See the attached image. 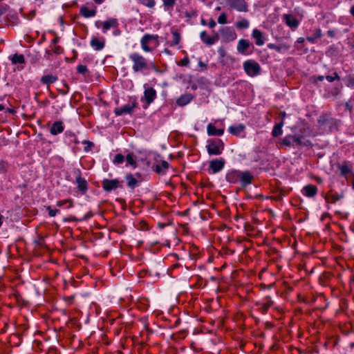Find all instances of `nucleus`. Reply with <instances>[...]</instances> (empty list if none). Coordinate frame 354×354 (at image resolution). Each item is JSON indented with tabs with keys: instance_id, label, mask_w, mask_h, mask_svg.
I'll return each mask as SVG.
<instances>
[{
	"instance_id": "obj_45",
	"label": "nucleus",
	"mask_w": 354,
	"mask_h": 354,
	"mask_svg": "<svg viewBox=\"0 0 354 354\" xmlns=\"http://www.w3.org/2000/svg\"><path fill=\"white\" fill-rule=\"evenodd\" d=\"M326 79L330 82H332L335 80H340V77L339 76V75L337 73H334L333 75H327L326 76Z\"/></svg>"
},
{
	"instance_id": "obj_48",
	"label": "nucleus",
	"mask_w": 354,
	"mask_h": 354,
	"mask_svg": "<svg viewBox=\"0 0 354 354\" xmlns=\"http://www.w3.org/2000/svg\"><path fill=\"white\" fill-rule=\"evenodd\" d=\"M48 210V215L51 217L55 216L57 213L59 212V210L57 209H52L50 206L46 207Z\"/></svg>"
},
{
	"instance_id": "obj_33",
	"label": "nucleus",
	"mask_w": 354,
	"mask_h": 354,
	"mask_svg": "<svg viewBox=\"0 0 354 354\" xmlns=\"http://www.w3.org/2000/svg\"><path fill=\"white\" fill-rule=\"evenodd\" d=\"M283 125V122L276 124L272 129V135L273 137H278L279 136L281 135L283 133L282 131V127Z\"/></svg>"
},
{
	"instance_id": "obj_10",
	"label": "nucleus",
	"mask_w": 354,
	"mask_h": 354,
	"mask_svg": "<svg viewBox=\"0 0 354 354\" xmlns=\"http://www.w3.org/2000/svg\"><path fill=\"white\" fill-rule=\"evenodd\" d=\"M122 181L118 179H104L102 182V188L106 192H111L118 187H122Z\"/></svg>"
},
{
	"instance_id": "obj_17",
	"label": "nucleus",
	"mask_w": 354,
	"mask_h": 354,
	"mask_svg": "<svg viewBox=\"0 0 354 354\" xmlns=\"http://www.w3.org/2000/svg\"><path fill=\"white\" fill-rule=\"evenodd\" d=\"M90 45L95 50L100 51L104 48L105 40L104 38L100 39L97 37H93L90 41Z\"/></svg>"
},
{
	"instance_id": "obj_50",
	"label": "nucleus",
	"mask_w": 354,
	"mask_h": 354,
	"mask_svg": "<svg viewBox=\"0 0 354 354\" xmlns=\"http://www.w3.org/2000/svg\"><path fill=\"white\" fill-rule=\"evenodd\" d=\"M8 6L6 3L0 2V16L3 15L8 9Z\"/></svg>"
},
{
	"instance_id": "obj_22",
	"label": "nucleus",
	"mask_w": 354,
	"mask_h": 354,
	"mask_svg": "<svg viewBox=\"0 0 354 354\" xmlns=\"http://www.w3.org/2000/svg\"><path fill=\"white\" fill-rule=\"evenodd\" d=\"M193 99V95L190 93H185L180 96L176 100V104L180 106H184L188 104Z\"/></svg>"
},
{
	"instance_id": "obj_5",
	"label": "nucleus",
	"mask_w": 354,
	"mask_h": 354,
	"mask_svg": "<svg viewBox=\"0 0 354 354\" xmlns=\"http://www.w3.org/2000/svg\"><path fill=\"white\" fill-rule=\"evenodd\" d=\"M95 26L97 28L102 29L104 34H106L109 30L113 29V28L119 27V23L115 18H109L106 21H96Z\"/></svg>"
},
{
	"instance_id": "obj_4",
	"label": "nucleus",
	"mask_w": 354,
	"mask_h": 354,
	"mask_svg": "<svg viewBox=\"0 0 354 354\" xmlns=\"http://www.w3.org/2000/svg\"><path fill=\"white\" fill-rule=\"evenodd\" d=\"M218 32L221 40L224 43L232 42L237 37L236 32L234 28L232 26H223L220 28Z\"/></svg>"
},
{
	"instance_id": "obj_1",
	"label": "nucleus",
	"mask_w": 354,
	"mask_h": 354,
	"mask_svg": "<svg viewBox=\"0 0 354 354\" xmlns=\"http://www.w3.org/2000/svg\"><path fill=\"white\" fill-rule=\"evenodd\" d=\"M253 178L249 171H240L237 169L229 170L225 175V180L231 183H241L242 187H246L251 184Z\"/></svg>"
},
{
	"instance_id": "obj_35",
	"label": "nucleus",
	"mask_w": 354,
	"mask_h": 354,
	"mask_svg": "<svg viewBox=\"0 0 354 354\" xmlns=\"http://www.w3.org/2000/svg\"><path fill=\"white\" fill-rule=\"evenodd\" d=\"M295 136L288 135L283 138L281 141V144L286 147H290L292 144H294V138Z\"/></svg>"
},
{
	"instance_id": "obj_38",
	"label": "nucleus",
	"mask_w": 354,
	"mask_h": 354,
	"mask_svg": "<svg viewBox=\"0 0 354 354\" xmlns=\"http://www.w3.org/2000/svg\"><path fill=\"white\" fill-rule=\"evenodd\" d=\"M138 1L149 8H153L156 5V0H138Z\"/></svg>"
},
{
	"instance_id": "obj_8",
	"label": "nucleus",
	"mask_w": 354,
	"mask_h": 354,
	"mask_svg": "<svg viewBox=\"0 0 354 354\" xmlns=\"http://www.w3.org/2000/svg\"><path fill=\"white\" fill-rule=\"evenodd\" d=\"M157 94L156 90L152 87H145L144 91V95L141 100L145 102L143 105L144 109H147L151 103L153 102L156 98Z\"/></svg>"
},
{
	"instance_id": "obj_28",
	"label": "nucleus",
	"mask_w": 354,
	"mask_h": 354,
	"mask_svg": "<svg viewBox=\"0 0 354 354\" xmlns=\"http://www.w3.org/2000/svg\"><path fill=\"white\" fill-rule=\"evenodd\" d=\"M80 14L86 18L93 17L95 16V15H96V10L95 9H88L86 6H82L80 8Z\"/></svg>"
},
{
	"instance_id": "obj_47",
	"label": "nucleus",
	"mask_w": 354,
	"mask_h": 354,
	"mask_svg": "<svg viewBox=\"0 0 354 354\" xmlns=\"http://www.w3.org/2000/svg\"><path fill=\"white\" fill-rule=\"evenodd\" d=\"M82 143L83 145H85L86 147L84 148V151L86 152H88L91 150V147H93L94 146L93 143L91 141H88V140H84L82 142Z\"/></svg>"
},
{
	"instance_id": "obj_25",
	"label": "nucleus",
	"mask_w": 354,
	"mask_h": 354,
	"mask_svg": "<svg viewBox=\"0 0 354 354\" xmlns=\"http://www.w3.org/2000/svg\"><path fill=\"white\" fill-rule=\"evenodd\" d=\"M207 132L209 136H221L224 133L223 129H216L213 124H208L207 126Z\"/></svg>"
},
{
	"instance_id": "obj_14",
	"label": "nucleus",
	"mask_w": 354,
	"mask_h": 354,
	"mask_svg": "<svg viewBox=\"0 0 354 354\" xmlns=\"http://www.w3.org/2000/svg\"><path fill=\"white\" fill-rule=\"evenodd\" d=\"M200 38L201 41L207 46H212L216 43L219 39L218 35L216 34L212 37H209L207 35L206 31H202L200 33Z\"/></svg>"
},
{
	"instance_id": "obj_29",
	"label": "nucleus",
	"mask_w": 354,
	"mask_h": 354,
	"mask_svg": "<svg viewBox=\"0 0 354 354\" xmlns=\"http://www.w3.org/2000/svg\"><path fill=\"white\" fill-rule=\"evenodd\" d=\"M125 179L127 182V186L131 189H134L138 186V181L131 174L126 175Z\"/></svg>"
},
{
	"instance_id": "obj_55",
	"label": "nucleus",
	"mask_w": 354,
	"mask_h": 354,
	"mask_svg": "<svg viewBox=\"0 0 354 354\" xmlns=\"http://www.w3.org/2000/svg\"><path fill=\"white\" fill-rule=\"evenodd\" d=\"M216 25V21L214 19H210L209 21L208 26L210 28H214Z\"/></svg>"
},
{
	"instance_id": "obj_13",
	"label": "nucleus",
	"mask_w": 354,
	"mask_h": 354,
	"mask_svg": "<svg viewBox=\"0 0 354 354\" xmlns=\"http://www.w3.org/2000/svg\"><path fill=\"white\" fill-rule=\"evenodd\" d=\"M227 3L231 8L239 12L248 11V4L245 0H227Z\"/></svg>"
},
{
	"instance_id": "obj_62",
	"label": "nucleus",
	"mask_w": 354,
	"mask_h": 354,
	"mask_svg": "<svg viewBox=\"0 0 354 354\" xmlns=\"http://www.w3.org/2000/svg\"><path fill=\"white\" fill-rule=\"evenodd\" d=\"M73 141L75 143V144H78L79 143V141L77 140V138L76 137V136H75V137L73 138Z\"/></svg>"
},
{
	"instance_id": "obj_37",
	"label": "nucleus",
	"mask_w": 354,
	"mask_h": 354,
	"mask_svg": "<svg viewBox=\"0 0 354 354\" xmlns=\"http://www.w3.org/2000/svg\"><path fill=\"white\" fill-rule=\"evenodd\" d=\"M235 26L238 29H247L249 28L250 22L248 19H243L242 20L237 21Z\"/></svg>"
},
{
	"instance_id": "obj_39",
	"label": "nucleus",
	"mask_w": 354,
	"mask_h": 354,
	"mask_svg": "<svg viewBox=\"0 0 354 354\" xmlns=\"http://www.w3.org/2000/svg\"><path fill=\"white\" fill-rule=\"evenodd\" d=\"M341 174L346 176L351 172V169L347 165H342L339 167Z\"/></svg>"
},
{
	"instance_id": "obj_32",
	"label": "nucleus",
	"mask_w": 354,
	"mask_h": 354,
	"mask_svg": "<svg viewBox=\"0 0 354 354\" xmlns=\"http://www.w3.org/2000/svg\"><path fill=\"white\" fill-rule=\"evenodd\" d=\"M57 77L53 75H44L41 78V82L44 84L49 85L56 82Z\"/></svg>"
},
{
	"instance_id": "obj_12",
	"label": "nucleus",
	"mask_w": 354,
	"mask_h": 354,
	"mask_svg": "<svg viewBox=\"0 0 354 354\" xmlns=\"http://www.w3.org/2000/svg\"><path fill=\"white\" fill-rule=\"evenodd\" d=\"M225 165V160L223 158L213 159L209 162V169L211 170L212 174H216L221 171Z\"/></svg>"
},
{
	"instance_id": "obj_16",
	"label": "nucleus",
	"mask_w": 354,
	"mask_h": 354,
	"mask_svg": "<svg viewBox=\"0 0 354 354\" xmlns=\"http://www.w3.org/2000/svg\"><path fill=\"white\" fill-rule=\"evenodd\" d=\"M283 19L285 21L286 24L292 29H296L299 25V21L291 15H283Z\"/></svg>"
},
{
	"instance_id": "obj_49",
	"label": "nucleus",
	"mask_w": 354,
	"mask_h": 354,
	"mask_svg": "<svg viewBox=\"0 0 354 354\" xmlns=\"http://www.w3.org/2000/svg\"><path fill=\"white\" fill-rule=\"evenodd\" d=\"M346 85L348 87L354 88V75L347 77Z\"/></svg>"
},
{
	"instance_id": "obj_19",
	"label": "nucleus",
	"mask_w": 354,
	"mask_h": 354,
	"mask_svg": "<svg viewBox=\"0 0 354 354\" xmlns=\"http://www.w3.org/2000/svg\"><path fill=\"white\" fill-rule=\"evenodd\" d=\"M252 37L255 39L256 45L261 46L265 44L264 37L263 32L259 29H254L252 30Z\"/></svg>"
},
{
	"instance_id": "obj_63",
	"label": "nucleus",
	"mask_w": 354,
	"mask_h": 354,
	"mask_svg": "<svg viewBox=\"0 0 354 354\" xmlns=\"http://www.w3.org/2000/svg\"><path fill=\"white\" fill-rule=\"evenodd\" d=\"M350 12L354 17V6L351 8Z\"/></svg>"
},
{
	"instance_id": "obj_41",
	"label": "nucleus",
	"mask_w": 354,
	"mask_h": 354,
	"mask_svg": "<svg viewBox=\"0 0 354 354\" xmlns=\"http://www.w3.org/2000/svg\"><path fill=\"white\" fill-rule=\"evenodd\" d=\"M69 203V205H68V207H73V202L72 200L71 199H68V200H62V201H59L57 202V207H62L64 205H65L66 203Z\"/></svg>"
},
{
	"instance_id": "obj_9",
	"label": "nucleus",
	"mask_w": 354,
	"mask_h": 354,
	"mask_svg": "<svg viewBox=\"0 0 354 354\" xmlns=\"http://www.w3.org/2000/svg\"><path fill=\"white\" fill-rule=\"evenodd\" d=\"M158 36L157 35L145 34L140 39V45L142 49L147 53L152 50L149 45L153 41H157Z\"/></svg>"
},
{
	"instance_id": "obj_60",
	"label": "nucleus",
	"mask_w": 354,
	"mask_h": 354,
	"mask_svg": "<svg viewBox=\"0 0 354 354\" xmlns=\"http://www.w3.org/2000/svg\"><path fill=\"white\" fill-rule=\"evenodd\" d=\"M198 66H201V67H203L204 68H207V66L205 64H204L202 61H199L198 62Z\"/></svg>"
},
{
	"instance_id": "obj_43",
	"label": "nucleus",
	"mask_w": 354,
	"mask_h": 354,
	"mask_svg": "<svg viewBox=\"0 0 354 354\" xmlns=\"http://www.w3.org/2000/svg\"><path fill=\"white\" fill-rule=\"evenodd\" d=\"M124 156L122 155L121 153H118L115 155V156L114 158L113 162L115 164H121L124 162Z\"/></svg>"
},
{
	"instance_id": "obj_64",
	"label": "nucleus",
	"mask_w": 354,
	"mask_h": 354,
	"mask_svg": "<svg viewBox=\"0 0 354 354\" xmlns=\"http://www.w3.org/2000/svg\"><path fill=\"white\" fill-rule=\"evenodd\" d=\"M164 53H165L167 55H171V51L167 48H165Z\"/></svg>"
},
{
	"instance_id": "obj_44",
	"label": "nucleus",
	"mask_w": 354,
	"mask_h": 354,
	"mask_svg": "<svg viewBox=\"0 0 354 354\" xmlns=\"http://www.w3.org/2000/svg\"><path fill=\"white\" fill-rule=\"evenodd\" d=\"M77 73H79L80 74L84 75L88 71L87 66L86 65H82V64L78 65L77 66Z\"/></svg>"
},
{
	"instance_id": "obj_40",
	"label": "nucleus",
	"mask_w": 354,
	"mask_h": 354,
	"mask_svg": "<svg viewBox=\"0 0 354 354\" xmlns=\"http://www.w3.org/2000/svg\"><path fill=\"white\" fill-rule=\"evenodd\" d=\"M126 160H127V165L133 166V167H136V160H134L133 156L132 154H128L127 156Z\"/></svg>"
},
{
	"instance_id": "obj_56",
	"label": "nucleus",
	"mask_w": 354,
	"mask_h": 354,
	"mask_svg": "<svg viewBox=\"0 0 354 354\" xmlns=\"http://www.w3.org/2000/svg\"><path fill=\"white\" fill-rule=\"evenodd\" d=\"M189 61L187 57H185L181 60V65L182 66H187L189 64Z\"/></svg>"
},
{
	"instance_id": "obj_57",
	"label": "nucleus",
	"mask_w": 354,
	"mask_h": 354,
	"mask_svg": "<svg viewBox=\"0 0 354 354\" xmlns=\"http://www.w3.org/2000/svg\"><path fill=\"white\" fill-rule=\"evenodd\" d=\"M65 135L71 138H73L75 136V134L74 133H73L71 131H66Z\"/></svg>"
},
{
	"instance_id": "obj_6",
	"label": "nucleus",
	"mask_w": 354,
	"mask_h": 354,
	"mask_svg": "<svg viewBox=\"0 0 354 354\" xmlns=\"http://www.w3.org/2000/svg\"><path fill=\"white\" fill-rule=\"evenodd\" d=\"M138 106V102L135 97H130L128 102L122 106L116 108L114 113L117 115H122L124 114H131L136 107Z\"/></svg>"
},
{
	"instance_id": "obj_2",
	"label": "nucleus",
	"mask_w": 354,
	"mask_h": 354,
	"mask_svg": "<svg viewBox=\"0 0 354 354\" xmlns=\"http://www.w3.org/2000/svg\"><path fill=\"white\" fill-rule=\"evenodd\" d=\"M129 59L132 62V70L134 73H142L149 69V63L142 55L132 53L129 55Z\"/></svg>"
},
{
	"instance_id": "obj_59",
	"label": "nucleus",
	"mask_w": 354,
	"mask_h": 354,
	"mask_svg": "<svg viewBox=\"0 0 354 354\" xmlns=\"http://www.w3.org/2000/svg\"><path fill=\"white\" fill-rule=\"evenodd\" d=\"M327 35L329 36V37H334L335 35V31L334 30H330L327 32Z\"/></svg>"
},
{
	"instance_id": "obj_34",
	"label": "nucleus",
	"mask_w": 354,
	"mask_h": 354,
	"mask_svg": "<svg viewBox=\"0 0 354 354\" xmlns=\"http://www.w3.org/2000/svg\"><path fill=\"white\" fill-rule=\"evenodd\" d=\"M164 9L166 11L171 10L176 3V0H162Z\"/></svg>"
},
{
	"instance_id": "obj_15",
	"label": "nucleus",
	"mask_w": 354,
	"mask_h": 354,
	"mask_svg": "<svg viewBox=\"0 0 354 354\" xmlns=\"http://www.w3.org/2000/svg\"><path fill=\"white\" fill-rule=\"evenodd\" d=\"M75 183L77 185L78 190L82 194H84L88 189V185L86 180L82 177L80 171L79 174L76 176Z\"/></svg>"
},
{
	"instance_id": "obj_30",
	"label": "nucleus",
	"mask_w": 354,
	"mask_h": 354,
	"mask_svg": "<svg viewBox=\"0 0 354 354\" xmlns=\"http://www.w3.org/2000/svg\"><path fill=\"white\" fill-rule=\"evenodd\" d=\"M322 37V30L320 28H317L312 35L306 37L307 41L309 42L314 44L317 41V39H319Z\"/></svg>"
},
{
	"instance_id": "obj_36",
	"label": "nucleus",
	"mask_w": 354,
	"mask_h": 354,
	"mask_svg": "<svg viewBox=\"0 0 354 354\" xmlns=\"http://www.w3.org/2000/svg\"><path fill=\"white\" fill-rule=\"evenodd\" d=\"M343 198L342 194H333L327 197H326V200L332 203H335L337 201L340 200Z\"/></svg>"
},
{
	"instance_id": "obj_7",
	"label": "nucleus",
	"mask_w": 354,
	"mask_h": 354,
	"mask_svg": "<svg viewBox=\"0 0 354 354\" xmlns=\"http://www.w3.org/2000/svg\"><path fill=\"white\" fill-rule=\"evenodd\" d=\"M243 65L245 72L250 77L257 76L260 73L261 66L254 60H247L243 62Z\"/></svg>"
},
{
	"instance_id": "obj_61",
	"label": "nucleus",
	"mask_w": 354,
	"mask_h": 354,
	"mask_svg": "<svg viewBox=\"0 0 354 354\" xmlns=\"http://www.w3.org/2000/svg\"><path fill=\"white\" fill-rule=\"evenodd\" d=\"M324 80V77L323 75H319L316 77V81H323Z\"/></svg>"
},
{
	"instance_id": "obj_27",
	"label": "nucleus",
	"mask_w": 354,
	"mask_h": 354,
	"mask_svg": "<svg viewBox=\"0 0 354 354\" xmlns=\"http://www.w3.org/2000/svg\"><path fill=\"white\" fill-rule=\"evenodd\" d=\"M294 144L297 146L304 147H310L312 145V143L309 140L305 139L300 136H295V138H294Z\"/></svg>"
},
{
	"instance_id": "obj_3",
	"label": "nucleus",
	"mask_w": 354,
	"mask_h": 354,
	"mask_svg": "<svg viewBox=\"0 0 354 354\" xmlns=\"http://www.w3.org/2000/svg\"><path fill=\"white\" fill-rule=\"evenodd\" d=\"M206 147L209 155L218 156L222 153L224 144L220 139H213L208 140Z\"/></svg>"
},
{
	"instance_id": "obj_51",
	"label": "nucleus",
	"mask_w": 354,
	"mask_h": 354,
	"mask_svg": "<svg viewBox=\"0 0 354 354\" xmlns=\"http://www.w3.org/2000/svg\"><path fill=\"white\" fill-rule=\"evenodd\" d=\"M268 48H270V49L275 50L277 52H280L281 51V48L279 46L275 45L274 44H272V43L268 44Z\"/></svg>"
},
{
	"instance_id": "obj_18",
	"label": "nucleus",
	"mask_w": 354,
	"mask_h": 354,
	"mask_svg": "<svg viewBox=\"0 0 354 354\" xmlns=\"http://www.w3.org/2000/svg\"><path fill=\"white\" fill-rule=\"evenodd\" d=\"M301 192L306 197H313L317 193V187L314 185L309 184L303 187Z\"/></svg>"
},
{
	"instance_id": "obj_11",
	"label": "nucleus",
	"mask_w": 354,
	"mask_h": 354,
	"mask_svg": "<svg viewBox=\"0 0 354 354\" xmlns=\"http://www.w3.org/2000/svg\"><path fill=\"white\" fill-rule=\"evenodd\" d=\"M273 304L274 301L270 296H266L256 303V306L262 313H266Z\"/></svg>"
},
{
	"instance_id": "obj_31",
	"label": "nucleus",
	"mask_w": 354,
	"mask_h": 354,
	"mask_svg": "<svg viewBox=\"0 0 354 354\" xmlns=\"http://www.w3.org/2000/svg\"><path fill=\"white\" fill-rule=\"evenodd\" d=\"M171 34L173 36V39L169 41L170 46L178 45L181 40V36L180 33L177 30H172Z\"/></svg>"
},
{
	"instance_id": "obj_58",
	"label": "nucleus",
	"mask_w": 354,
	"mask_h": 354,
	"mask_svg": "<svg viewBox=\"0 0 354 354\" xmlns=\"http://www.w3.org/2000/svg\"><path fill=\"white\" fill-rule=\"evenodd\" d=\"M64 86L66 88V91H63L62 94L63 95H66L68 92V91H69V86L66 83L64 84Z\"/></svg>"
},
{
	"instance_id": "obj_26",
	"label": "nucleus",
	"mask_w": 354,
	"mask_h": 354,
	"mask_svg": "<svg viewBox=\"0 0 354 354\" xmlns=\"http://www.w3.org/2000/svg\"><path fill=\"white\" fill-rule=\"evenodd\" d=\"M8 59L11 62L12 64H25L24 56L21 54H14L8 56Z\"/></svg>"
},
{
	"instance_id": "obj_20",
	"label": "nucleus",
	"mask_w": 354,
	"mask_h": 354,
	"mask_svg": "<svg viewBox=\"0 0 354 354\" xmlns=\"http://www.w3.org/2000/svg\"><path fill=\"white\" fill-rule=\"evenodd\" d=\"M249 47L250 42L246 39H241L238 41L236 50L239 53L242 55H248L247 50Z\"/></svg>"
},
{
	"instance_id": "obj_53",
	"label": "nucleus",
	"mask_w": 354,
	"mask_h": 354,
	"mask_svg": "<svg viewBox=\"0 0 354 354\" xmlns=\"http://www.w3.org/2000/svg\"><path fill=\"white\" fill-rule=\"evenodd\" d=\"M121 34V31L118 27L113 28V35L115 36H119Z\"/></svg>"
},
{
	"instance_id": "obj_42",
	"label": "nucleus",
	"mask_w": 354,
	"mask_h": 354,
	"mask_svg": "<svg viewBox=\"0 0 354 354\" xmlns=\"http://www.w3.org/2000/svg\"><path fill=\"white\" fill-rule=\"evenodd\" d=\"M8 164L3 161H0V174H6L8 169Z\"/></svg>"
},
{
	"instance_id": "obj_52",
	"label": "nucleus",
	"mask_w": 354,
	"mask_h": 354,
	"mask_svg": "<svg viewBox=\"0 0 354 354\" xmlns=\"http://www.w3.org/2000/svg\"><path fill=\"white\" fill-rule=\"evenodd\" d=\"M218 53L221 57H224L226 55V52L224 48L220 47L218 48Z\"/></svg>"
},
{
	"instance_id": "obj_46",
	"label": "nucleus",
	"mask_w": 354,
	"mask_h": 354,
	"mask_svg": "<svg viewBox=\"0 0 354 354\" xmlns=\"http://www.w3.org/2000/svg\"><path fill=\"white\" fill-rule=\"evenodd\" d=\"M218 23L220 24H225L227 23V15L225 12H222L218 18Z\"/></svg>"
},
{
	"instance_id": "obj_24",
	"label": "nucleus",
	"mask_w": 354,
	"mask_h": 354,
	"mask_svg": "<svg viewBox=\"0 0 354 354\" xmlns=\"http://www.w3.org/2000/svg\"><path fill=\"white\" fill-rule=\"evenodd\" d=\"M64 129L63 123L61 121H56L52 124L50 132L52 135L55 136L62 133Z\"/></svg>"
},
{
	"instance_id": "obj_21",
	"label": "nucleus",
	"mask_w": 354,
	"mask_h": 354,
	"mask_svg": "<svg viewBox=\"0 0 354 354\" xmlns=\"http://www.w3.org/2000/svg\"><path fill=\"white\" fill-rule=\"evenodd\" d=\"M169 167V164L166 160H160L155 165V171L158 174L163 175L166 174Z\"/></svg>"
},
{
	"instance_id": "obj_23",
	"label": "nucleus",
	"mask_w": 354,
	"mask_h": 354,
	"mask_svg": "<svg viewBox=\"0 0 354 354\" xmlns=\"http://www.w3.org/2000/svg\"><path fill=\"white\" fill-rule=\"evenodd\" d=\"M245 127L243 124H239L237 125H232L229 127V132L236 136H239L242 133L244 132Z\"/></svg>"
},
{
	"instance_id": "obj_54",
	"label": "nucleus",
	"mask_w": 354,
	"mask_h": 354,
	"mask_svg": "<svg viewBox=\"0 0 354 354\" xmlns=\"http://www.w3.org/2000/svg\"><path fill=\"white\" fill-rule=\"evenodd\" d=\"M149 68H151V69L154 70L157 73H162V71L156 68V65L154 64H153V63H150L149 64Z\"/></svg>"
}]
</instances>
